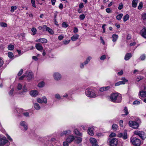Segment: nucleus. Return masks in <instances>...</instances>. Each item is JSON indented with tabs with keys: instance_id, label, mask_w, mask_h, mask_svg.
Returning a JSON list of instances; mask_svg holds the SVG:
<instances>
[{
	"instance_id": "46",
	"label": "nucleus",
	"mask_w": 146,
	"mask_h": 146,
	"mask_svg": "<svg viewBox=\"0 0 146 146\" xmlns=\"http://www.w3.org/2000/svg\"><path fill=\"white\" fill-rule=\"evenodd\" d=\"M85 17V16L84 14H83L79 16V18L81 20H84Z\"/></svg>"
},
{
	"instance_id": "64",
	"label": "nucleus",
	"mask_w": 146,
	"mask_h": 146,
	"mask_svg": "<svg viewBox=\"0 0 146 146\" xmlns=\"http://www.w3.org/2000/svg\"><path fill=\"white\" fill-rule=\"evenodd\" d=\"M23 70L21 69L20 70L19 72L18 73V76H21L23 73Z\"/></svg>"
},
{
	"instance_id": "15",
	"label": "nucleus",
	"mask_w": 146,
	"mask_h": 146,
	"mask_svg": "<svg viewBox=\"0 0 146 146\" xmlns=\"http://www.w3.org/2000/svg\"><path fill=\"white\" fill-rule=\"evenodd\" d=\"M38 93V92L37 90H33L30 92L29 94L31 96L35 97L37 96Z\"/></svg>"
},
{
	"instance_id": "1",
	"label": "nucleus",
	"mask_w": 146,
	"mask_h": 146,
	"mask_svg": "<svg viewBox=\"0 0 146 146\" xmlns=\"http://www.w3.org/2000/svg\"><path fill=\"white\" fill-rule=\"evenodd\" d=\"M86 96L88 97L91 98H94L98 96L97 93L92 89L88 88L85 91Z\"/></svg>"
},
{
	"instance_id": "36",
	"label": "nucleus",
	"mask_w": 146,
	"mask_h": 146,
	"mask_svg": "<svg viewBox=\"0 0 146 146\" xmlns=\"http://www.w3.org/2000/svg\"><path fill=\"white\" fill-rule=\"evenodd\" d=\"M142 19L144 21H146V13L142 14Z\"/></svg>"
},
{
	"instance_id": "18",
	"label": "nucleus",
	"mask_w": 146,
	"mask_h": 146,
	"mask_svg": "<svg viewBox=\"0 0 146 146\" xmlns=\"http://www.w3.org/2000/svg\"><path fill=\"white\" fill-rule=\"evenodd\" d=\"M25 76L28 77V79L30 80L33 78V74L32 72H27L26 73Z\"/></svg>"
},
{
	"instance_id": "28",
	"label": "nucleus",
	"mask_w": 146,
	"mask_h": 146,
	"mask_svg": "<svg viewBox=\"0 0 146 146\" xmlns=\"http://www.w3.org/2000/svg\"><path fill=\"white\" fill-rule=\"evenodd\" d=\"M138 0H133L132 3V6L134 7H135L137 6L138 3Z\"/></svg>"
},
{
	"instance_id": "4",
	"label": "nucleus",
	"mask_w": 146,
	"mask_h": 146,
	"mask_svg": "<svg viewBox=\"0 0 146 146\" xmlns=\"http://www.w3.org/2000/svg\"><path fill=\"white\" fill-rule=\"evenodd\" d=\"M130 141L133 145L135 146H139L141 143L140 140L136 137L131 138Z\"/></svg>"
},
{
	"instance_id": "20",
	"label": "nucleus",
	"mask_w": 146,
	"mask_h": 146,
	"mask_svg": "<svg viewBox=\"0 0 146 146\" xmlns=\"http://www.w3.org/2000/svg\"><path fill=\"white\" fill-rule=\"evenodd\" d=\"M71 132V131L70 130L64 131L61 133L60 135L62 136L64 135H69L70 133Z\"/></svg>"
},
{
	"instance_id": "19",
	"label": "nucleus",
	"mask_w": 146,
	"mask_h": 146,
	"mask_svg": "<svg viewBox=\"0 0 146 146\" xmlns=\"http://www.w3.org/2000/svg\"><path fill=\"white\" fill-rule=\"evenodd\" d=\"M94 127H90L88 128V134L91 136L94 135V132L93 130L94 129Z\"/></svg>"
},
{
	"instance_id": "2",
	"label": "nucleus",
	"mask_w": 146,
	"mask_h": 146,
	"mask_svg": "<svg viewBox=\"0 0 146 146\" xmlns=\"http://www.w3.org/2000/svg\"><path fill=\"white\" fill-rule=\"evenodd\" d=\"M111 101L115 103L120 102L122 100L121 95L118 93H114L112 94L110 96Z\"/></svg>"
},
{
	"instance_id": "61",
	"label": "nucleus",
	"mask_w": 146,
	"mask_h": 146,
	"mask_svg": "<svg viewBox=\"0 0 146 146\" xmlns=\"http://www.w3.org/2000/svg\"><path fill=\"white\" fill-rule=\"evenodd\" d=\"M106 58V56L105 55H103L100 58L101 60H104Z\"/></svg>"
},
{
	"instance_id": "58",
	"label": "nucleus",
	"mask_w": 146,
	"mask_h": 146,
	"mask_svg": "<svg viewBox=\"0 0 146 146\" xmlns=\"http://www.w3.org/2000/svg\"><path fill=\"white\" fill-rule=\"evenodd\" d=\"M140 58L141 60H144L145 58V56L144 55H142L140 56Z\"/></svg>"
},
{
	"instance_id": "24",
	"label": "nucleus",
	"mask_w": 146,
	"mask_h": 146,
	"mask_svg": "<svg viewBox=\"0 0 146 146\" xmlns=\"http://www.w3.org/2000/svg\"><path fill=\"white\" fill-rule=\"evenodd\" d=\"M110 88V87L109 86L103 87L100 88V90L101 92H103V91L109 90Z\"/></svg>"
},
{
	"instance_id": "41",
	"label": "nucleus",
	"mask_w": 146,
	"mask_h": 146,
	"mask_svg": "<svg viewBox=\"0 0 146 146\" xmlns=\"http://www.w3.org/2000/svg\"><path fill=\"white\" fill-rule=\"evenodd\" d=\"M0 25L3 27H7V25L6 23L3 22H1L0 23Z\"/></svg>"
},
{
	"instance_id": "49",
	"label": "nucleus",
	"mask_w": 146,
	"mask_h": 146,
	"mask_svg": "<svg viewBox=\"0 0 146 146\" xmlns=\"http://www.w3.org/2000/svg\"><path fill=\"white\" fill-rule=\"evenodd\" d=\"M123 21L125 22L128 19V15L126 14L125 15L123 18Z\"/></svg>"
},
{
	"instance_id": "5",
	"label": "nucleus",
	"mask_w": 146,
	"mask_h": 146,
	"mask_svg": "<svg viewBox=\"0 0 146 146\" xmlns=\"http://www.w3.org/2000/svg\"><path fill=\"white\" fill-rule=\"evenodd\" d=\"M134 133L135 135H138L140 138L143 140L145 139L146 138V135L143 131L139 130H136L134 132Z\"/></svg>"
},
{
	"instance_id": "43",
	"label": "nucleus",
	"mask_w": 146,
	"mask_h": 146,
	"mask_svg": "<svg viewBox=\"0 0 146 146\" xmlns=\"http://www.w3.org/2000/svg\"><path fill=\"white\" fill-rule=\"evenodd\" d=\"M46 31H48L49 33L51 34H53L54 33L53 31L49 27L48 28Z\"/></svg>"
},
{
	"instance_id": "29",
	"label": "nucleus",
	"mask_w": 146,
	"mask_h": 146,
	"mask_svg": "<svg viewBox=\"0 0 146 146\" xmlns=\"http://www.w3.org/2000/svg\"><path fill=\"white\" fill-rule=\"evenodd\" d=\"M92 57L90 56H88L86 58V60L84 61V63L85 64H87L90 61V60L92 59Z\"/></svg>"
},
{
	"instance_id": "54",
	"label": "nucleus",
	"mask_w": 146,
	"mask_h": 146,
	"mask_svg": "<svg viewBox=\"0 0 146 146\" xmlns=\"http://www.w3.org/2000/svg\"><path fill=\"white\" fill-rule=\"evenodd\" d=\"M3 61L2 59L0 58V67H1L3 65Z\"/></svg>"
},
{
	"instance_id": "48",
	"label": "nucleus",
	"mask_w": 146,
	"mask_h": 146,
	"mask_svg": "<svg viewBox=\"0 0 146 146\" xmlns=\"http://www.w3.org/2000/svg\"><path fill=\"white\" fill-rule=\"evenodd\" d=\"M22 88V85L20 83L18 85L17 87V89L19 90H21V89Z\"/></svg>"
},
{
	"instance_id": "57",
	"label": "nucleus",
	"mask_w": 146,
	"mask_h": 146,
	"mask_svg": "<svg viewBox=\"0 0 146 146\" xmlns=\"http://www.w3.org/2000/svg\"><path fill=\"white\" fill-rule=\"evenodd\" d=\"M70 40H64L63 41V42L64 44H68L70 42Z\"/></svg>"
},
{
	"instance_id": "7",
	"label": "nucleus",
	"mask_w": 146,
	"mask_h": 146,
	"mask_svg": "<svg viewBox=\"0 0 146 146\" xmlns=\"http://www.w3.org/2000/svg\"><path fill=\"white\" fill-rule=\"evenodd\" d=\"M110 146H117L118 140L116 138H113L109 141Z\"/></svg>"
},
{
	"instance_id": "35",
	"label": "nucleus",
	"mask_w": 146,
	"mask_h": 146,
	"mask_svg": "<svg viewBox=\"0 0 146 146\" xmlns=\"http://www.w3.org/2000/svg\"><path fill=\"white\" fill-rule=\"evenodd\" d=\"M17 9V7L16 6H12L11 7V12L13 13L14 11Z\"/></svg>"
},
{
	"instance_id": "8",
	"label": "nucleus",
	"mask_w": 146,
	"mask_h": 146,
	"mask_svg": "<svg viewBox=\"0 0 146 146\" xmlns=\"http://www.w3.org/2000/svg\"><path fill=\"white\" fill-rule=\"evenodd\" d=\"M53 77L54 79L57 81L60 80L62 78L61 74L58 72H55L53 74Z\"/></svg>"
},
{
	"instance_id": "39",
	"label": "nucleus",
	"mask_w": 146,
	"mask_h": 146,
	"mask_svg": "<svg viewBox=\"0 0 146 146\" xmlns=\"http://www.w3.org/2000/svg\"><path fill=\"white\" fill-rule=\"evenodd\" d=\"M8 57L10 58H11L13 57L14 55L13 53L11 52H9L8 53Z\"/></svg>"
},
{
	"instance_id": "38",
	"label": "nucleus",
	"mask_w": 146,
	"mask_h": 146,
	"mask_svg": "<svg viewBox=\"0 0 146 146\" xmlns=\"http://www.w3.org/2000/svg\"><path fill=\"white\" fill-rule=\"evenodd\" d=\"M31 3L32 4L33 7L35 8H36V7L35 0H31Z\"/></svg>"
},
{
	"instance_id": "55",
	"label": "nucleus",
	"mask_w": 146,
	"mask_h": 146,
	"mask_svg": "<svg viewBox=\"0 0 146 146\" xmlns=\"http://www.w3.org/2000/svg\"><path fill=\"white\" fill-rule=\"evenodd\" d=\"M37 101L38 103H39L42 104L43 103L42 100L41 99L39 98H37Z\"/></svg>"
},
{
	"instance_id": "44",
	"label": "nucleus",
	"mask_w": 146,
	"mask_h": 146,
	"mask_svg": "<svg viewBox=\"0 0 146 146\" xmlns=\"http://www.w3.org/2000/svg\"><path fill=\"white\" fill-rule=\"evenodd\" d=\"M42 102L45 104H46L47 102V99L44 96L42 97Z\"/></svg>"
},
{
	"instance_id": "27",
	"label": "nucleus",
	"mask_w": 146,
	"mask_h": 146,
	"mask_svg": "<svg viewBox=\"0 0 146 146\" xmlns=\"http://www.w3.org/2000/svg\"><path fill=\"white\" fill-rule=\"evenodd\" d=\"M121 80H122V81H119L121 84H124L127 82V80L124 77L122 78Z\"/></svg>"
},
{
	"instance_id": "10",
	"label": "nucleus",
	"mask_w": 146,
	"mask_h": 146,
	"mask_svg": "<svg viewBox=\"0 0 146 146\" xmlns=\"http://www.w3.org/2000/svg\"><path fill=\"white\" fill-rule=\"evenodd\" d=\"M140 35L144 38H146V28L143 27L140 32Z\"/></svg>"
},
{
	"instance_id": "56",
	"label": "nucleus",
	"mask_w": 146,
	"mask_h": 146,
	"mask_svg": "<svg viewBox=\"0 0 146 146\" xmlns=\"http://www.w3.org/2000/svg\"><path fill=\"white\" fill-rule=\"evenodd\" d=\"M21 36L22 37V40H25V33H22L21 35Z\"/></svg>"
},
{
	"instance_id": "32",
	"label": "nucleus",
	"mask_w": 146,
	"mask_h": 146,
	"mask_svg": "<svg viewBox=\"0 0 146 146\" xmlns=\"http://www.w3.org/2000/svg\"><path fill=\"white\" fill-rule=\"evenodd\" d=\"M44 82L43 81H42L39 83L38 86L39 87L41 88L43 87L44 86Z\"/></svg>"
},
{
	"instance_id": "31",
	"label": "nucleus",
	"mask_w": 146,
	"mask_h": 146,
	"mask_svg": "<svg viewBox=\"0 0 146 146\" xmlns=\"http://www.w3.org/2000/svg\"><path fill=\"white\" fill-rule=\"evenodd\" d=\"M112 128L114 131H116L117 130L118 126L115 124H113L112 126Z\"/></svg>"
},
{
	"instance_id": "30",
	"label": "nucleus",
	"mask_w": 146,
	"mask_h": 146,
	"mask_svg": "<svg viewBox=\"0 0 146 146\" xmlns=\"http://www.w3.org/2000/svg\"><path fill=\"white\" fill-rule=\"evenodd\" d=\"M74 133L76 135L79 136H81L82 134L77 129H75L74 130Z\"/></svg>"
},
{
	"instance_id": "26",
	"label": "nucleus",
	"mask_w": 146,
	"mask_h": 146,
	"mask_svg": "<svg viewBox=\"0 0 146 146\" xmlns=\"http://www.w3.org/2000/svg\"><path fill=\"white\" fill-rule=\"evenodd\" d=\"M34 107L36 110H39L40 109V107L37 103H35L33 104Z\"/></svg>"
},
{
	"instance_id": "34",
	"label": "nucleus",
	"mask_w": 146,
	"mask_h": 146,
	"mask_svg": "<svg viewBox=\"0 0 146 146\" xmlns=\"http://www.w3.org/2000/svg\"><path fill=\"white\" fill-rule=\"evenodd\" d=\"M31 31L33 33V34H32V35H34L36 34L37 30L35 28H32L31 29Z\"/></svg>"
},
{
	"instance_id": "51",
	"label": "nucleus",
	"mask_w": 146,
	"mask_h": 146,
	"mask_svg": "<svg viewBox=\"0 0 146 146\" xmlns=\"http://www.w3.org/2000/svg\"><path fill=\"white\" fill-rule=\"evenodd\" d=\"M14 91L13 88H12L9 92V94L10 96L13 95V92Z\"/></svg>"
},
{
	"instance_id": "53",
	"label": "nucleus",
	"mask_w": 146,
	"mask_h": 146,
	"mask_svg": "<svg viewBox=\"0 0 146 146\" xmlns=\"http://www.w3.org/2000/svg\"><path fill=\"white\" fill-rule=\"evenodd\" d=\"M85 65L86 64H85L84 63V62L81 63L80 66V68L82 69L84 68V65Z\"/></svg>"
},
{
	"instance_id": "3",
	"label": "nucleus",
	"mask_w": 146,
	"mask_h": 146,
	"mask_svg": "<svg viewBox=\"0 0 146 146\" xmlns=\"http://www.w3.org/2000/svg\"><path fill=\"white\" fill-rule=\"evenodd\" d=\"M8 143L5 137L0 135V146H8Z\"/></svg>"
},
{
	"instance_id": "45",
	"label": "nucleus",
	"mask_w": 146,
	"mask_h": 146,
	"mask_svg": "<svg viewBox=\"0 0 146 146\" xmlns=\"http://www.w3.org/2000/svg\"><path fill=\"white\" fill-rule=\"evenodd\" d=\"M68 25L67 24V23L65 22H63L62 24V26L63 27L66 28L68 27Z\"/></svg>"
},
{
	"instance_id": "37",
	"label": "nucleus",
	"mask_w": 146,
	"mask_h": 146,
	"mask_svg": "<svg viewBox=\"0 0 146 146\" xmlns=\"http://www.w3.org/2000/svg\"><path fill=\"white\" fill-rule=\"evenodd\" d=\"M8 49L9 50H13L14 49V46L13 45L10 44L8 46Z\"/></svg>"
},
{
	"instance_id": "16",
	"label": "nucleus",
	"mask_w": 146,
	"mask_h": 146,
	"mask_svg": "<svg viewBox=\"0 0 146 146\" xmlns=\"http://www.w3.org/2000/svg\"><path fill=\"white\" fill-rule=\"evenodd\" d=\"M35 47L36 49L39 51H42L43 50V48L42 45L40 43H37L36 44Z\"/></svg>"
},
{
	"instance_id": "63",
	"label": "nucleus",
	"mask_w": 146,
	"mask_h": 146,
	"mask_svg": "<svg viewBox=\"0 0 146 146\" xmlns=\"http://www.w3.org/2000/svg\"><path fill=\"white\" fill-rule=\"evenodd\" d=\"M115 135L116 134L115 133L112 132L110 134L109 136L110 137H113L115 136Z\"/></svg>"
},
{
	"instance_id": "25",
	"label": "nucleus",
	"mask_w": 146,
	"mask_h": 146,
	"mask_svg": "<svg viewBox=\"0 0 146 146\" xmlns=\"http://www.w3.org/2000/svg\"><path fill=\"white\" fill-rule=\"evenodd\" d=\"M74 140L76 143L79 144L82 142V139L80 137H75V139Z\"/></svg>"
},
{
	"instance_id": "22",
	"label": "nucleus",
	"mask_w": 146,
	"mask_h": 146,
	"mask_svg": "<svg viewBox=\"0 0 146 146\" xmlns=\"http://www.w3.org/2000/svg\"><path fill=\"white\" fill-rule=\"evenodd\" d=\"M79 37V35H78L75 34L71 37V39L73 41H75Z\"/></svg>"
},
{
	"instance_id": "40",
	"label": "nucleus",
	"mask_w": 146,
	"mask_h": 146,
	"mask_svg": "<svg viewBox=\"0 0 146 146\" xmlns=\"http://www.w3.org/2000/svg\"><path fill=\"white\" fill-rule=\"evenodd\" d=\"M140 104V102L138 100H136L134 101L133 103V104L134 105H137Z\"/></svg>"
},
{
	"instance_id": "11",
	"label": "nucleus",
	"mask_w": 146,
	"mask_h": 146,
	"mask_svg": "<svg viewBox=\"0 0 146 146\" xmlns=\"http://www.w3.org/2000/svg\"><path fill=\"white\" fill-rule=\"evenodd\" d=\"M127 131H126L123 134L119 133L117 135V136L119 137H122L123 139H125L127 138Z\"/></svg>"
},
{
	"instance_id": "52",
	"label": "nucleus",
	"mask_w": 146,
	"mask_h": 146,
	"mask_svg": "<svg viewBox=\"0 0 146 146\" xmlns=\"http://www.w3.org/2000/svg\"><path fill=\"white\" fill-rule=\"evenodd\" d=\"M69 143L66 141L63 142V146H68Z\"/></svg>"
},
{
	"instance_id": "14",
	"label": "nucleus",
	"mask_w": 146,
	"mask_h": 146,
	"mask_svg": "<svg viewBox=\"0 0 146 146\" xmlns=\"http://www.w3.org/2000/svg\"><path fill=\"white\" fill-rule=\"evenodd\" d=\"M75 139V137L74 136L72 135H69L66 138V140L69 143H70L72 142Z\"/></svg>"
},
{
	"instance_id": "42",
	"label": "nucleus",
	"mask_w": 146,
	"mask_h": 146,
	"mask_svg": "<svg viewBox=\"0 0 146 146\" xmlns=\"http://www.w3.org/2000/svg\"><path fill=\"white\" fill-rule=\"evenodd\" d=\"M124 111L125 113V114H123L122 115H127V107H125V108L124 109Z\"/></svg>"
},
{
	"instance_id": "17",
	"label": "nucleus",
	"mask_w": 146,
	"mask_h": 146,
	"mask_svg": "<svg viewBox=\"0 0 146 146\" xmlns=\"http://www.w3.org/2000/svg\"><path fill=\"white\" fill-rule=\"evenodd\" d=\"M20 125L23 127L25 131H26L28 129L27 123L24 121H22L20 123Z\"/></svg>"
},
{
	"instance_id": "47",
	"label": "nucleus",
	"mask_w": 146,
	"mask_h": 146,
	"mask_svg": "<svg viewBox=\"0 0 146 146\" xmlns=\"http://www.w3.org/2000/svg\"><path fill=\"white\" fill-rule=\"evenodd\" d=\"M143 3L142 2H141L139 3V6H138V9H142L143 7Z\"/></svg>"
},
{
	"instance_id": "33",
	"label": "nucleus",
	"mask_w": 146,
	"mask_h": 146,
	"mask_svg": "<svg viewBox=\"0 0 146 146\" xmlns=\"http://www.w3.org/2000/svg\"><path fill=\"white\" fill-rule=\"evenodd\" d=\"M123 16V14L122 13L119 14L117 15L116 18L118 20H120Z\"/></svg>"
},
{
	"instance_id": "59",
	"label": "nucleus",
	"mask_w": 146,
	"mask_h": 146,
	"mask_svg": "<svg viewBox=\"0 0 146 146\" xmlns=\"http://www.w3.org/2000/svg\"><path fill=\"white\" fill-rule=\"evenodd\" d=\"M143 77L140 76H138L137 77L136 79V80L139 82V81L140 80H142L143 79Z\"/></svg>"
},
{
	"instance_id": "60",
	"label": "nucleus",
	"mask_w": 146,
	"mask_h": 146,
	"mask_svg": "<svg viewBox=\"0 0 146 146\" xmlns=\"http://www.w3.org/2000/svg\"><path fill=\"white\" fill-rule=\"evenodd\" d=\"M79 7L80 8H83L84 7L83 3H81L79 5Z\"/></svg>"
},
{
	"instance_id": "62",
	"label": "nucleus",
	"mask_w": 146,
	"mask_h": 146,
	"mask_svg": "<svg viewBox=\"0 0 146 146\" xmlns=\"http://www.w3.org/2000/svg\"><path fill=\"white\" fill-rule=\"evenodd\" d=\"M123 5L122 4H120L118 7V9L119 10H121L123 8Z\"/></svg>"
},
{
	"instance_id": "6",
	"label": "nucleus",
	"mask_w": 146,
	"mask_h": 146,
	"mask_svg": "<svg viewBox=\"0 0 146 146\" xmlns=\"http://www.w3.org/2000/svg\"><path fill=\"white\" fill-rule=\"evenodd\" d=\"M129 126L133 128L136 129L139 127V124L135 121H130L129 123Z\"/></svg>"
},
{
	"instance_id": "13",
	"label": "nucleus",
	"mask_w": 146,
	"mask_h": 146,
	"mask_svg": "<svg viewBox=\"0 0 146 146\" xmlns=\"http://www.w3.org/2000/svg\"><path fill=\"white\" fill-rule=\"evenodd\" d=\"M90 141L91 143L92 144V146H98L96 140L94 138H91L90 139Z\"/></svg>"
},
{
	"instance_id": "9",
	"label": "nucleus",
	"mask_w": 146,
	"mask_h": 146,
	"mask_svg": "<svg viewBox=\"0 0 146 146\" xmlns=\"http://www.w3.org/2000/svg\"><path fill=\"white\" fill-rule=\"evenodd\" d=\"M15 112L18 116H21L23 114V110L21 108H16L15 110Z\"/></svg>"
},
{
	"instance_id": "12",
	"label": "nucleus",
	"mask_w": 146,
	"mask_h": 146,
	"mask_svg": "<svg viewBox=\"0 0 146 146\" xmlns=\"http://www.w3.org/2000/svg\"><path fill=\"white\" fill-rule=\"evenodd\" d=\"M139 98L141 99V98H145L146 97V91L141 90L139 91Z\"/></svg>"
},
{
	"instance_id": "21",
	"label": "nucleus",
	"mask_w": 146,
	"mask_h": 146,
	"mask_svg": "<svg viewBox=\"0 0 146 146\" xmlns=\"http://www.w3.org/2000/svg\"><path fill=\"white\" fill-rule=\"evenodd\" d=\"M36 42H40L42 43H46L47 42V40L44 38H40L36 40Z\"/></svg>"
},
{
	"instance_id": "23",
	"label": "nucleus",
	"mask_w": 146,
	"mask_h": 146,
	"mask_svg": "<svg viewBox=\"0 0 146 146\" xmlns=\"http://www.w3.org/2000/svg\"><path fill=\"white\" fill-rule=\"evenodd\" d=\"M118 38V36L117 35H116L115 34H113L112 36V41L113 42H115L117 40Z\"/></svg>"
},
{
	"instance_id": "50",
	"label": "nucleus",
	"mask_w": 146,
	"mask_h": 146,
	"mask_svg": "<svg viewBox=\"0 0 146 146\" xmlns=\"http://www.w3.org/2000/svg\"><path fill=\"white\" fill-rule=\"evenodd\" d=\"M55 98L57 99H60L61 97L60 95L58 94H56L54 95Z\"/></svg>"
}]
</instances>
